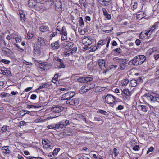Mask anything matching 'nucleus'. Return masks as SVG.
Instances as JSON below:
<instances>
[{"label": "nucleus", "mask_w": 159, "mask_h": 159, "mask_svg": "<svg viewBox=\"0 0 159 159\" xmlns=\"http://www.w3.org/2000/svg\"><path fill=\"white\" fill-rule=\"evenodd\" d=\"M85 83L90 82L93 80V78L91 77H85Z\"/></svg>", "instance_id": "41"}, {"label": "nucleus", "mask_w": 159, "mask_h": 159, "mask_svg": "<svg viewBox=\"0 0 159 159\" xmlns=\"http://www.w3.org/2000/svg\"><path fill=\"white\" fill-rule=\"evenodd\" d=\"M117 98L111 94L107 95L105 97V102L106 103L110 104V106H113L114 104H116L117 102L116 100Z\"/></svg>", "instance_id": "2"}, {"label": "nucleus", "mask_w": 159, "mask_h": 159, "mask_svg": "<svg viewBox=\"0 0 159 159\" xmlns=\"http://www.w3.org/2000/svg\"><path fill=\"white\" fill-rule=\"evenodd\" d=\"M33 52L34 57H38L40 54L41 51L38 47H36L34 48Z\"/></svg>", "instance_id": "13"}, {"label": "nucleus", "mask_w": 159, "mask_h": 159, "mask_svg": "<svg viewBox=\"0 0 159 159\" xmlns=\"http://www.w3.org/2000/svg\"><path fill=\"white\" fill-rule=\"evenodd\" d=\"M49 29L48 27L46 25L43 24L40 27V30L43 32H45L47 31Z\"/></svg>", "instance_id": "19"}, {"label": "nucleus", "mask_w": 159, "mask_h": 159, "mask_svg": "<svg viewBox=\"0 0 159 159\" xmlns=\"http://www.w3.org/2000/svg\"><path fill=\"white\" fill-rule=\"evenodd\" d=\"M7 126H4L2 128L1 130V132H4L7 130Z\"/></svg>", "instance_id": "48"}, {"label": "nucleus", "mask_w": 159, "mask_h": 159, "mask_svg": "<svg viewBox=\"0 0 159 159\" xmlns=\"http://www.w3.org/2000/svg\"><path fill=\"white\" fill-rule=\"evenodd\" d=\"M6 69V68L4 67H0V73L3 75Z\"/></svg>", "instance_id": "45"}, {"label": "nucleus", "mask_w": 159, "mask_h": 159, "mask_svg": "<svg viewBox=\"0 0 159 159\" xmlns=\"http://www.w3.org/2000/svg\"><path fill=\"white\" fill-rule=\"evenodd\" d=\"M25 112H26V113H24L22 115V116H24L25 114H29L30 113V111H28L24 110V111H21L20 112V115H21V113H24Z\"/></svg>", "instance_id": "47"}, {"label": "nucleus", "mask_w": 159, "mask_h": 159, "mask_svg": "<svg viewBox=\"0 0 159 159\" xmlns=\"http://www.w3.org/2000/svg\"><path fill=\"white\" fill-rule=\"evenodd\" d=\"M117 149L115 148L113 149V153L115 156H116L118 155V153L117 152Z\"/></svg>", "instance_id": "58"}, {"label": "nucleus", "mask_w": 159, "mask_h": 159, "mask_svg": "<svg viewBox=\"0 0 159 159\" xmlns=\"http://www.w3.org/2000/svg\"><path fill=\"white\" fill-rule=\"evenodd\" d=\"M114 51L116 53L119 54L121 52V49L120 48L115 49Z\"/></svg>", "instance_id": "46"}, {"label": "nucleus", "mask_w": 159, "mask_h": 159, "mask_svg": "<svg viewBox=\"0 0 159 159\" xmlns=\"http://www.w3.org/2000/svg\"><path fill=\"white\" fill-rule=\"evenodd\" d=\"M79 25L81 27H83L84 25L83 20L82 19V17H80L79 20Z\"/></svg>", "instance_id": "33"}, {"label": "nucleus", "mask_w": 159, "mask_h": 159, "mask_svg": "<svg viewBox=\"0 0 159 159\" xmlns=\"http://www.w3.org/2000/svg\"><path fill=\"white\" fill-rule=\"evenodd\" d=\"M139 148H140L138 145H136L133 148V149L135 151H138L139 149Z\"/></svg>", "instance_id": "56"}, {"label": "nucleus", "mask_w": 159, "mask_h": 159, "mask_svg": "<svg viewBox=\"0 0 159 159\" xmlns=\"http://www.w3.org/2000/svg\"><path fill=\"white\" fill-rule=\"evenodd\" d=\"M130 83L131 84V86L132 87H135L137 85V81L135 80H131L130 81Z\"/></svg>", "instance_id": "35"}, {"label": "nucleus", "mask_w": 159, "mask_h": 159, "mask_svg": "<svg viewBox=\"0 0 159 159\" xmlns=\"http://www.w3.org/2000/svg\"><path fill=\"white\" fill-rule=\"evenodd\" d=\"M14 45L17 48L19 49H20V50H21L22 52L24 51V49L21 47L17 43H15L14 44Z\"/></svg>", "instance_id": "44"}, {"label": "nucleus", "mask_w": 159, "mask_h": 159, "mask_svg": "<svg viewBox=\"0 0 159 159\" xmlns=\"http://www.w3.org/2000/svg\"><path fill=\"white\" fill-rule=\"evenodd\" d=\"M60 149L59 148H55L54 150H53V152H52V154L53 155H57L58 152L60 151Z\"/></svg>", "instance_id": "34"}, {"label": "nucleus", "mask_w": 159, "mask_h": 159, "mask_svg": "<svg viewBox=\"0 0 159 159\" xmlns=\"http://www.w3.org/2000/svg\"><path fill=\"white\" fill-rule=\"evenodd\" d=\"M55 8L56 10L58 11H62V4L61 2H58L56 3L55 4Z\"/></svg>", "instance_id": "16"}, {"label": "nucleus", "mask_w": 159, "mask_h": 159, "mask_svg": "<svg viewBox=\"0 0 159 159\" xmlns=\"http://www.w3.org/2000/svg\"><path fill=\"white\" fill-rule=\"evenodd\" d=\"M77 81L81 83H85V77H80L77 79Z\"/></svg>", "instance_id": "36"}, {"label": "nucleus", "mask_w": 159, "mask_h": 159, "mask_svg": "<svg viewBox=\"0 0 159 159\" xmlns=\"http://www.w3.org/2000/svg\"><path fill=\"white\" fill-rule=\"evenodd\" d=\"M2 62L7 64H9L10 62V61L9 60H7L6 59H2Z\"/></svg>", "instance_id": "54"}, {"label": "nucleus", "mask_w": 159, "mask_h": 159, "mask_svg": "<svg viewBox=\"0 0 159 159\" xmlns=\"http://www.w3.org/2000/svg\"><path fill=\"white\" fill-rule=\"evenodd\" d=\"M144 96L149 101H152L153 102H159V95L158 94L154 93L152 94L146 93L145 94Z\"/></svg>", "instance_id": "1"}, {"label": "nucleus", "mask_w": 159, "mask_h": 159, "mask_svg": "<svg viewBox=\"0 0 159 159\" xmlns=\"http://www.w3.org/2000/svg\"><path fill=\"white\" fill-rule=\"evenodd\" d=\"M27 108H38V107L36 106L30 105H28Z\"/></svg>", "instance_id": "51"}, {"label": "nucleus", "mask_w": 159, "mask_h": 159, "mask_svg": "<svg viewBox=\"0 0 159 159\" xmlns=\"http://www.w3.org/2000/svg\"><path fill=\"white\" fill-rule=\"evenodd\" d=\"M88 92L85 89V86H83L80 89V93L81 94H84L86 92Z\"/></svg>", "instance_id": "32"}, {"label": "nucleus", "mask_w": 159, "mask_h": 159, "mask_svg": "<svg viewBox=\"0 0 159 159\" xmlns=\"http://www.w3.org/2000/svg\"><path fill=\"white\" fill-rule=\"evenodd\" d=\"M48 127L49 129H53L54 130L56 129V124L49 125L48 126Z\"/></svg>", "instance_id": "39"}, {"label": "nucleus", "mask_w": 159, "mask_h": 159, "mask_svg": "<svg viewBox=\"0 0 159 159\" xmlns=\"http://www.w3.org/2000/svg\"><path fill=\"white\" fill-rule=\"evenodd\" d=\"M2 151L3 153H5L6 154H10V151L9 150L8 146L2 147Z\"/></svg>", "instance_id": "21"}, {"label": "nucleus", "mask_w": 159, "mask_h": 159, "mask_svg": "<svg viewBox=\"0 0 159 159\" xmlns=\"http://www.w3.org/2000/svg\"><path fill=\"white\" fill-rule=\"evenodd\" d=\"M158 28V26L156 27L155 25H153L152 27H151L150 30V31L152 32V33L153 32H155V29Z\"/></svg>", "instance_id": "37"}, {"label": "nucleus", "mask_w": 159, "mask_h": 159, "mask_svg": "<svg viewBox=\"0 0 159 159\" xmlns=\"http://www.w3.org/2000/svg\"><path fill=\"white\" fill-rule=\"evenodd\" d=\"M75 94V92L73 91L68 92L62 95L61 99L62 100H68L70 98L74 97Z\"/></svg>", "instance_id": "5"}, {"label": "nucleus", "mask_w": 159, "mask_h": 159, "mask_svg": "<svg viewBox=\"0 0 159 159\" xmlns=\"http://www.w3.org/2000/svg\"><path fill=\"white\" fill-rule=\"evenodd\" d=\"M129 83V80L127 79H123L121 81V84L122 86H125Z\"/></svg>", "instance_id": "30"}, {"label": "nucleus", "mask_w": 159, "mask_h": 159, "mask_svg": "<svg viewBox=\"0 0 159 159\" xmlns=\"http://www.w3.org/2000/svg\"><path fill=\"white\" fill-rule=\"evenodd\" d=\"M113 60L116 61V62L120 63V69L121 70H124L126 67V65L128 61L127 59L119 58L117 57H114Z\"/></svg>", "instance_id": "3"}, {"label": "nucleus", "mask_w": 159, "mask_h": 159, "mask_svg": "<svg viewBox=\"0 0 159 159\" xmlns=\"http://www.w3.org/2000/svg\"><path fill=\"white\" fill-rule=\"evenodd\" d=\"M28 6L30 7H34V9H37V10H39L41 8L40 6L39 5V4H37L34 0H29L28 3Z\"/></svg>", "instance_id": "6"}, {"label": "nucleus", "mask_w": 159, "mask_h": 159, "mask_svg": "<svg viewBox=\"0 0 159 159\" xmlns=\"http://www.w3.org/2000/svg\"><path fill=\"white\" fill-rule=\"evenodd\" d=\"M2 51L3 54L7 56H9L11 52V51L10 49L5 47L2 48Z\"/></svg>", "instance_id": "11"}, {"label": "nucleus", "mask_w": 159, "mask_h": 159, "mask_svg": "<svg viewBox=\"0 0 159 159\" xmlns=\"http://www.w3.org/2000/svg\"><path fill=\"white\" fill-rule=\"evenodd\" d=\"M11 74V72L10 71L8 70H7L6 69L5 70V72L4 73L3 75H6L7 76H9Z\"/></svg>", "instance_id": "42"}, {"label": "nucleus", "mask_w": 159, "mask_h": 159, "mask_svg": "<svg viewBox=\"0 0 159 159\" xmlns=\"http://www.w3.org/2000/svg\"><path fill=\"white\" fill-rule=\"evenodd\" d=\"M154 149V148L152 147H151L149 148L147 152V153L148 154L150 152L153 151Z\"/></svg>", "instance_id": "53"}, {"label": "nucleus", "mask_w": 159, "mask_h": 159, "mask_svg": "<svg viewBox=\"0 0 159 159\" xmlns=\"http://www.w3.org/2000/svg\"><path fill=\"white\" fill-rule=\"evenodd\" d=\"M102 11L103 14L105 16L107 20L110 19H111V16L110 14H108L106 9L103 8L102 9Z\"/></svg>", "instance_id": "17"}, {"label": "nucleus", "mask_w": 159, "mask_h": 159, "mask_svg": "<svg viewBox=\"0 0 159 159\" xmlns=\"http://www.w3.org/2000/svg\"><path fill=\"white\" fill-rule=\"evenodd\" d=\"M52 48L53 49H57L59 48V45L58 41H55L51 44Z\"/></svg>", "instance_id": "23"}, {"label": "nucleus", "mask_w": 159, "mask_h": 159, "mask_svg": "<svg viewBox=\"0 0 159 159\" xmlns=\"http://www.w3.org/2000/svg\"><path fill=\"white\" fill-rule=\"evenodd\" d=\"M111 38L110 37H107L106 39V43H107L106 48H108L109 44L110 43Z\"/></svg>", "instance_id": "38"}, {"label": "nucleus", "mask_w": 159, "mask_h": 159, "mask_svg": "<svg viewBox=\"0 0 159 159\" xmlns=\"http://www.w3.org/2000/svg\"><path fill=\"white\" fill-rule=\"evenodd\" d=\"M63 109V108L62 106H55L52 107L51 110L52 111L54 112L55 113H56L54 116H51L52 118H56L59 116V112L62 111Z\"/></svg>", "instance_id": "4"}, {"label": "nucleus", "mask_w": 159, "mask_h": 159, "mask_svg": "<svg viewBox=\"0 0 159 159\" xmlns=\"http://www.w3.org/2000/svg\"><path fill=\"white\" fill-rule=\"evenodd\" d=\"M140 40L139 39H137L135 41V43L137 45H139L140 44Z\"/></svg>", "instance_id": "63"}, {"label": "nucleus", "mask_w": 159, "mask_h": 159, "mask_svg": "<svg viewBox=\"0 0 159 159\" xmlns=\"http://www.w3.org/2000/svg\"><path fill=\"white\" fill-rule=\"evenodd\" d=\"M34 36V32L33 31H29L27 34V37L29 39H31Z\"/></svg>", "instance_id": "31"}, {"label": "nucleus", "mask_w": 159, "mask_h": 159, "mask_svg": "<svg viewBox=\"0 0 159 159\" xmlns=\"http://www.w3.org/2000/svg\"><path fill=\"white\" fill-rule=\"evenodd\" d=\"M98 64L100 68L102 70H104L103 73H106L108 70L106 69L105 66V61L103 59H100L98 60Z\"/></svg>", "instance_id": "8"}, {"label": "nucleus", "mask_w": 159, "mask_h": 159, "mask_svg": "<svg viewBox=\"0 0 159 159\" xmlns=\"http://www.w3.org/2000/svg\"><path fill=\"white\" fill-rule=\"evenodd\" d=\"M77 50V48L75 46L74 47L72 48H71V49L70 50V51H68V52H69L68 53V55H70V53L71 54H74L76 52Z\"/></svg>", "instance_id": "27"}, {"label": "nucleus", "mask_w": 159, "mask_h": 159, "mask_svg": "<svg viewBox=\"0 0 159 159\" xmlns=\"http://www.w3.org/2000/svg\"><path fill=\"white\" fill-rule=\"evenodd\" d=\"M11 96V95L7 93L3 92L1 93L0 96L2 98H4L6 97H9Z\"/></svg>", "instance_id": "29"}, {"label": "nucleus", "mask_w": 159, "mask_h": 159, "mask_svg": "<svg viewBox=\"0 0 159 159\" xmlns=\"http://www.w3.org/2000/svg\"><path fill=\"white\" fill-rule=\"evenodd\" d=\"M42 143L44 148H49L50 149L51 148V147L52 144L48 140H44L43 142Z\"/></svg>", "instance_id": "12"}, {"label": "nucleus", "mask_w": 159, "mask_h": 159, "mask_svg": "<svg viewBox=\"0 0 159 159\" xmlns=\"http://www.w3.org/2000/svg\"><path fill=\"white\" fill-rule=\"evenodd\" d=\"M56 60L58 62L59 67L60 68H64L66 67L64 61L62 59H60L58 57H57Z\"/></svg>", "instance_id": "14"}, {"label": "nucleus", "mask_w": 159, "mask_h": 159, "mask_svg": "<svg viewBox=\"0 0 159 159\" xmlns=\"http://www.w3.org/2000/svg\"><path fill=\"white\" fill-rule=\"evenodd\" d=\"M106 39L102 41H98V45H103L106 43Z\"/></svg>", "instance_id": "40"}, {"label": "nucleus", "mask_w": 159, "mask_h": 159, "mask_svg": "<svg viewBox=\"0 0 159 159\" xmlns=\"http://www.w3.org/2000/svg\"><path fill=\"white\" fill-rule=\"evenodd\" d=\"M98 112L101 114H103L104 115H107V112L106 111L102 110H99L98 111Z\"/></svg>", "instance_id": "50"}, {"label": "nucleus", "mask_w": 159, "mask_h": 159, "mask_svg": "<svg viewBox=\"0 0 159 159\" xmlns=\"http://www.w3.org/2000/svg\"><path fill=\"white\" fill-rule=\"evenodd\" d=\"M18 36L17 33L15 32L11 34V37L14 39H15V38H16Z\"/></svg>", "instance_id": "49"}, {"label": "nucleus", "mask_w": 159, "mask_h": 159, "mask_svg": "<svg viewBox=\"0 0 159 159\" xmlns=\"http://www.w3.org/2000/svg\"><path fill=\"white\" fill-rule=\"evenodd\" d=\"M124 108V106H122L121 105H119L118 107L116 108V109L119 110H121Z\"/></svg>", "instance_id": "55"}, {"label": "nucleus", "mask_w": 159, "mask_h": 159, "mask_svg": "<svg viewBox=\"0 0 159 159\" xmlns=\"http://www.w3.org/2000/svg\"><path fill=\"white\" fill-rule=\"evenodd\" d=\"M36 97H37V96H36V95L33 94H32L30 98L31 99L34 100L36 98Z\"/></svg>", "instance_id": "62"}, {"label": "nucleus", "mask_w": 159, "mask_h": 159, "mask_svg": "<svg viewBox=\"0 0 159 159\" xmlns=\"http://www.w3.org/2000/svg\"><path fill=\"white\" fill-rule=\"evenodd\" d=\"M111 0H103V4L101 3V5L103 6H108L110 5Z\"/></svg>", "instance_id": "28"}, {"label": "nucleus", "mask_w": 159, "mask_h": 159, "mask_svg": "<svg viewBox=\"0 0 159 159\" xmlns=\"http://www.w3.org/2000/svg\"><path fill=\"white\" fill-rule=\"evenodd\" d=\"M122 93L124 94L126 96L129 97L131 95L132 92L131 91H129L128 89L125 88L122 91Z\"/></svg>", "instance_id": "18"}, {"label": "nucleus", "mask_w": 159, "mask_h": 159, "mask_svg": "<svg viewBox=\"0 0 159 159\" xmlns=\"http://www.w3.org/2000/svg\"><path fill=\"white\" fill-rule=\"evenodd\" d=\"M15 39L17 43H20L22 40L20 36H18L16 38H15Z\"/></svg>", "instance_id": "43"}, {"label": "nucleus", "mask_w": 159, "mask_h": 159, "mask_svg": "<svg viewBox=\"0 0 159 159\" xmlns=\"http://www.w3.org/2000/svg\"><path fill=\"white\" fill-rule=\"evenodd\" d=\"M62 122H64V124L65 125V126L66 127V125H68L69 124V120H66L64 121V120H63L62 121Z\"/></svg>", "instance_id": "57"}, {"label": "nucleus", "mask_w": 159, "mask_h": 159, "mask_svg": "<svg viewBox=\"0 0 159 159\" xmlns=\"http://www.w3.org/2000/svg\"><path fill=\"white\" fill-rule=\"evenodd\" d=\"M93 39L90 37H86L84 38L82 41V43L84 44H87L89 46L92 44Z\"/></svg>", "instance_id": "10"}, {"label": "nucleus", "mask_w": 159, "mask_h": 159, "mask_svg": "<svg viewBox=\"0 0 159 159\" xmlns=\"http://www.w3.org/2000/svg\"><path fill=\"white\" fill-rule=\"evenodd\" d=\"M79 102L78 98H74V97L70 98L69 100L66 101V102L67 104L76 106Z\"/></svg>", "instance_id": "7"}, {"label": "nucleus", "mask_w": 159, "mask_h": 159, "mask_svg": "<svg viewBox=\"0 0 159 159\" xmlns=\"http://www.w3.org/2000/svg\"><path fill=\"white\" fill-rule=\"evenodd\" d=\"M101 120L102 119L100 117L98 118L97 117H94V120L95 121H101Z\"/></svg>", "instance_id": "61"}, {"label": "nucleus", "mask_w": 159, "mask_h": 159, "mask_svg": "<svg viewBox=\"0 0 159 159\" xmlns=\"http://www.w3.org/2000/svg\"><path fill=\"white\" fill-rule=\"evenodd\" d=\"M85 44V46L83 47V49L87 50L89 49L90 48V47H89V46L87 44Z\"/></svg>", "instance_id": "59"}, {"label": "nucleus", "mask_w": 159, "mask_h": 159, "mask_svg": "<svg viewBox=\"0 0 159 159\" xmlns=\"http://www.w3.org/2000/svg\"><path fill=\"white\" fill-rule=\"evenodd\" d=\"M56 129H62L65 127V125L64 124V122H59L58 123L56 124Z\"/></svg>", "instance_id": "24"}, {"label": "nucleus", "mask_w": 159, "mask_h": 159, "mask_svg": "<svg viewBox=\"0 0 159 159\" xmlns=\"http://www.w3.org/2000/svg\"><path fill=\"white\" fill-rule=\"evenodd\" d=\"M57 33L56 31L52 32V33L50 35V37L52 39V38L55 36L57 34Z\"/></svg>", "instance_id": "60"}, {"label": "nucleus", "mask_w": 159, "mask_h": 159, "mask_svg": "<svg viewBox=\"0 0 159 159\" xmlns=\"http://www.w3.org/2000/svg\"><path fill=\"white\" fill-rule=\"evenodd\" d=\"M74 46V44L73 42H70L65 43L63 48L66 50H69L71 49Z\"/></svg>", "instance_id": "15"}, {"label": "nucleus", "mask_w": 159, "mask_h": 159, "mask_svg": "<svg viewBox=\"0 0 159 159\" xmlns=\"http://www.w3.org/2000/svg\"><path fill=\"white\" fill-rule=\"evenodd\" d=\"M139 60L140 64H141L144 62L146 60V57L143 55H138Z\"/></svg>", "instance_id": "22"}, {"label": "nucleus", "mask_w": 159, "mask_h": 159, "mask_svg": "<svg viewBox=\"0 0 159 159\" xmlns=\"http://www.w3.org/2000/svg\"><path fill=\"white\" fill-rule=\"evenodd\" d=\"M139 109L145 112L147 111L148 109V107L144 105H139Z\"/></svg>", "instance_id": "26"}, {"label": "nucleus", "mask_w": 159, "mask_h": 159, "mask_svg": "<svg viewBox=\"0 0 159 159\" xmlns=\"http://www.w3.org/2000/svg\"><path fill=\"white\" fill-rule=\"evenodd\" d=\"M128 64L130 65L137 66L141 65L140 64L139 60L138 58V57L136 56L133 59L131 60L128 63Z\"/></svg>", "instance_id": "9"}, {"label": "nucleus", "mask_w": 159, "mask_h": 159, "mask_svg": "<svg viewBox=\"0 0 159 159\" xmlns=\"http://www.w3.org/2000/svg\"><path fill=\"white\" fill-rule=\"evenodd\" d=\"M37 43L38 45H44L45 44V41L44 39L42 37H39L37 39Z\"/></svg>", "instance_id": "20"}, {"label": "nucleus", "mask_w": 159, "mask_h": 159, "mask_svg": "<svg viewBox=\"0 0 159 159\" xmlns=\"http://www.w3.org/2000/svg\"><path fill=\"white\" fill-rule=\"evenodd\" d=\"M154 56L155 59L157 60L159 58V54H154Z\"/></svg>", "instance_id": "64"}, {"label": "nucleus", "mask_w": 159, "mask_h": 159, "mask_svg": "<svg viewBox=\"0 0 159 159\" xmlns=\"http://www.w3.org/2000/svg\"><path fill=\"white\" fill-rule=\"evenodd\" d=\"M84 86H85L86 90H87V91L91 89V88H90V87L88 84H86Z\"/></svg>", "instance_id": "52"}, {"label": "nucleus", "mask_w": 159, "mask_h": 159, "mask_svg": "<svg viewBox=\"0 0 159 159\" xmlns=\"http://www.w3.org/2000/svg\"><path fill=\"white\" fill-rule=\"evenodd\" d=\"M19 13L20 21L22 22H24L25 20V14L23 13L22 11L20 12Z\"/></svg>", "instance_id": "25"}]
</instances>
